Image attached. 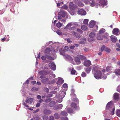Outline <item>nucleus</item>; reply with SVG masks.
I'll return each mask as SVG.
<instances>
[{"instance_id":"1","label":"nucleus","mask_w":120,"mask_h":120,"mask_svg":"<svg viewBox=\"0 0 120 120\" xmlns=\"http://www.w3.org/2000/svg\"><path fill=\"white\" fill-rule=\"evenodd\" d=\"M114 106L112 104V101H111L109 102L107 105L106 108V109L109 110L111 112L110 113L112 115L114 114Z\"/></svg>"},{"instance_id":"2","label":"nucleus","mask_w":120,"mask_h":120,"mask_svg":"<svg viewBox=\"0 0 120 120\" xmlns=\"http://www.w3.org/2000/svg\"><path fill=\"white\" fill-rule=\"evenodd\" d=\"M94 73V76L97 79H100L101 78L102 73L101 71L99 70Z\"/></svg>"},{"instance_id":"3","label":"nucleus","mask_w":120,"mask_h":120,"mask_svg":"<svg viewBox=\"0 0 120 120\" xmlns=\"http://www.w3.org/2000/svg\"><path fill=\"white\" fill-rule=\"evenodd\" d=\"M39 75H41L40 78L41 79H42L45 78L46 77V75L48 74L47 72L46 71H40L39 72Z\"/></svg>"},{"instance_id":"4","label":"nucleus","mask_w":120,"mask_h":120,"mask_svg":"<svg viewBox=\"0 0 120 120\" xmlns=\"http://www.w3.org/2000/svg\"><path fill=\"white\" fill-rule=\"evenodd\" d=\"M77 12L78 14L82 15H85L86 14V12L85 10L82 9H79Z\"/></svg>"},{"instance_id":"5","label":"nucleus","mask_w":120,"mask_h":120,"mask_svg":"<svg viewBox=\"0 0 120 120\" xmlns=\"http://www.w3.org/2000/svg\"><path fill=\"white\" fill-rule=\"evenodd\" d=\"M83 64L86 67H89L91 64L90 61L89 60H86L84 61Z\"/></svg>"},{"instance_id":"6","label":"nucleus","mask_w":120,"mask_h":120,"mask_svg":"<svg viewBox=\"0 0 120 120\" xmlns=\"http://www.w3.org/2000/svg\"><path fill=\"white\" fill-rule=\"evenodd\" d=\"M112 33L114 35H117L120 34L119 30L117 28H115L113 30Z\"/></svg>"},{"instance_id":"7","label":"nucleus","mask_w":120,"mask_h":120,"mask_svg":"<svg viewBox=\"0 0 120 120\" xmlns=\"http://www.w3.org/2000/svg\"><path fill=\"white\" fill-rule=\"evenodd\" d=\"M41 81L44 84H48L50 83V82L49 81V79L48 78L42 79Z\"/></svg>"},{"instance_id":"8","label":"nucleus","mask_w":120,"mask_h":120,"mask_svg":"<svg viewBox=\"0 0 120 120\" xmlns=\"http://www.w3.org/2000/svg\"><path fill=\"white\" fill-rule=\"evenodd\" d=\"M49 66L50 68L53 70L54 71L56 69V66L55 64L54 63H49Z\"/></svg>"},{"instance_id":"9","label":"nucleus","mask_w":120,"mask_h":120,"mask_svg":"<svg viewBox=\"0 0 120 120\" xmlns=\"http://www.w3.org/2000/svg\"><path fill=\"white\" fill-rule=\"evenodd\" d=\"M103 39H105L107 41H108L109 39V36L108 34L106 33L102 35Z\"/></svg>"},{"instance_id":"10","label":"nucleus","mask_w":120,"mask_h":120,"mask_svg":"<svg viewBox=\"0 0 120 120\" xmlns=\"http://www.w3.org/2000/svg\"><path fill=\"white\" fill-rule=\"evenodd\" d=\"M74 59L77 64L79 65L81 63V62L80 60V59L77 56V57H75Z\"/></svg>"},{"instance_id":"11","label":"nucleus","mask_w":120,"mask_h":120,"mask_svg":"<svg viewBox=\"0 0 120 120\" xmlns=\"http://www.w3.org/2000/svg\"><path fill=\"white\" fill-rule=\"evenodd\" d=\"M75 4L79 6L82 7L84 6L82 2L80 1L75 0Z\"/></svg>"},{"instance_id":"12","label":"nucleus","mask_w":120,"mask_h":120,"mask_svg":"<svg viewBox=\"0 0 120 120\" xmlns=\"http://www.w3.org/2000/svg\"><path fill=\"white\" fill-rule=\"evenodd\" d=\"M93 69L92 70V72L94 73H95V72H96L97 71H98V68L96 66L94 65H93L92 66Z\"/></svg>"},{"instance_id":"13","label":"nucleus","mask_w":120,"mask_h":120,"mask_svg":"<svg viewBox=\"0 0 120 120\" xmlns=\"http://www.w3.org/2000/svg\"><path fill=\"white\" fill-rule=\"evenodd\" d=\"M71 106L75 109H79V107L77 104L74 103H72L71 104Z\"/></svg>"},{"instance_id":"14","label":"nucleus","mask_w":120,"mask_h":120,"mask_svg":"<svg viewBox=\"0 0 120 120\" xmlns=\"http://www.w3.org/2000/svg\"><path fill=\"white\" fill-rule=\"evenodd\" d=\"M33 100L32 98H27L26 100V102L27 103L30 104L32 102Z\"/></svg>"},{"instance_id":"15","label":"nucleus","mask_w":120,"mask_h":120,"mask_svg":"<svg viewBox=\"0 0 120 120\" xmlns=\"http://www.w3.org/2000/svg\"><path fill=\"white\" fill-rule=\"evenodd\" d=\"M64 80L62 78H59L57 82H56V83L58 85H60L61 84L64 82Z\"/></svg>"},{"instance_id":"16","label":"nucleus","mask_w":120,"mask_h":120,"mask_svg":"<svg viewBox=\"0 0 120 120\" xmlns=\"http://www.w3.org/2000/svg\"><path fill=\"white\" fill-rule=\"evenodd\" d=\"M111 41L113 42H115L117 39L116 37L115 36H111L110 37Z\"/></svg>"},{"instance_id":"17","label":"nucleus","mask_w":120,"mask_h":120,"mask_svg":"<svg viewBox=\"0 0 120 120\" xmlns=\"http://www.w3.org/2000/svg\"><path fill=\"white\" fill-rule=\"evenodd\" d=\"M77 56L81 60H84L86 58V57L82 55H78Z\"/></svg>"},{"instance_id":"18","label":"nucleus","mask_w":120,"mask_h":120,"mask_svg":"<svg viewBox=\"0 0 120 120\" xmlns=\"http://www.w3.org/2000/svg\"><path fill=\"white\" fill-rule=\"evenodd\" d=\"M95 24L94 22V21H91L89 25V27L90 28H93Z\"/></svg>"},{"instance_id":"19","label":"nucleus","mask_w":120,"mask_h":120,"mask_svg":"<svg viewBox=\"0 0 120 120\" xmlns=\"http://www.w3.org/2000/svg\"><path fill=\"white\" fill-rule=\"evenodd\" d=\"M63 107L62 105V104H60L54 107L53 109H54L56 110L58 109H60L62 108Z\"/></svg>"},{"instance_id":"20","label":"nucleus","mask_w":120,"mask_h":120,"mask_svg":"<svg viewBox=\"0 0 120 120\" xmlns=\"http://www.w3.org/2000/svg\"><path fill=\"white\" fill-rule=\"evenodd\" d=\"M73 34L76 38H81L80 35L77 33H76L73 31Z\"/></svg>"},{"instance_id":"21","label":"nucleus","mask_w":120,"mask_h":120,"mask_svg":"<svg viewBox=\"0 0 120 120\" xmlns=\"http://www.w3.org/2000/svg\"><path fill=\"white\" fill-rule=\"evenodd\" d=\"M86 41L85 38H83L81 39L80 40V44H83Z\"/></svg>"},{"instance_id":"22","label":"nucleus","mask_w":120,"mask_h":120,"mask_svg":"<svg viewBox=\"0 0 120 120\" xmlns=\"http://www.w3.org/2000/svg\"><path fill=\"white\" fill-rule=\"evenodd\" d=\"M51 111L50 110H45L44 111V113L46 114H49L51 113Z\"/></svg>"},{"instance_id":"23","label":"nucleus","mask_w":120,"mask_h":120,"mask_svg":"<svg viewBox=\"0 0 120 120\" xmlns=\"http://www.w3.org/2000/svg\"><path fill=\"white\" fill-rule=\"evenodd\" d=\"M97 39L98 40H101L103 39L102 35V34H98L97 35Z\"/></svg>"},{"instance_id":"24","label":"nucleus","mask_w":120,"mask_h":120,"mask_svg":"<svg viewBox=\"0 0 120 120\" xmlns=\"http://www.w3.org/2000/svg\"><path fill=\"white\" fill-rule=\"evenodd\" d=\"M114 73L116 75H120V69H116L114 71Z\"/></svg>"},{"instance_id":"25","label":"nucleus","mask_w":120,"mask_h":120,"mask_svg":"<svg viewBox=\"0 0 120 120\" xmlns=\"http://www.w3.org/2000/svg\"><path fill=\"white\" fill-rule=\"evenodd\" d=\"M60 15L63 18H64L65 16L66 13L64 11H62L60 12Z\"/></svg>"},{"instance_id":"26","label":"nucleus","mask_w":120,"mask_h":120,"mask_svg":"<svg viewBox=\"0 0 120 120\" xmlns=\"http://www.w3.org/2000/svg\"><path fill=\"white\" fill-rule=\"evenodd\" d=\"M45 56H46V59L49 60H54V58L52 57L51 56L47 55H45Z\"/></svg>"},{"instance_id":"27","label":"nucleus","mask_w":120,"mask_h":120,"mask_svg":"<svg viewBox=\"0 0 120 120\" xmlns=\"http://www.w3.org/2000/svg\"><path fill=\"white\" fill-rule=\"evenodd\" d=\"M50 52V50L49 48H47L45 49L44 52L45 54H49Z\"/></svg>"},{"instance_id":"28","label":"nucleus","mask_w":120,"mask_h":120,"mask_svg":"<svg viewBox=\"0 0 120 120\" xmlns=\"http://www.w3.org/2000/svg\"><path fill=\"white\" fill-rule=\"evenodd\" d=\"M22 104H23V105H24L25 106V107H26L27 108H26V109H29L30 110H33V109L29 108V107L27 105V104L26 103H25V102L23 103H22Z\"/></svg>"},{"instance_id":"29","label":"nucleus","mask_w":120,"mask_h":120,"mask_svg":"<svg viewBox=\"0 0 120 120\" xmlns=\"http://www.w3.org/2000/svg\"><path fill=\"white\" fill-rule=\"evenodd\" d=\"M91 68L90 67H88L87 68H86L85 69V71L86 72V73L88 74L89 73L90 71H91Z\"/></svg>"},{"instance_id":"30","label":"nucleus","mask_w":120,"mask_h":120,"mask_svg":"<svg viewBox=\"0 0 120 120\" xmlns=\"http://www.w3.org/2000/svg\"><path fill=\"white\" fill-rule=\"evenodd\" d=\"M81 29L83 30H87V27L83 25L81 26Z\"/></svg>"},{"instance_id":"31","label":"nucleus","mask_w":120,"mask_h":120,"mask_svg":"<svg viewBox=\"0 0 120 120\" xmlns=\"http://www.w3.org/2000/svg\"><path fill=\"white\" fill-rule=\"evenodd\" d=\"M69 6L70 8H75L76 7V5L74 4L72 2H71L70 3Z\"/></svg>"},{"instance_id":"32","label":"nucleus","mask_w":120,"mask_h":120,"mask_svg":"<svg viewBox=\"0 0 120 120\" xmlns=\"http://www.w3.org/2000/svg\"><path fill=\"white\" fill-rule=\"evenodd\" d=\"M66 94L65 92L62 91L60 94V96L61 98H64Z\"/></svg>"},{"instance_id":"33","label":"nucleus","mask_w":120,"mask_h":120,"mask_svg":"<svg viewBox=\"0 0 120 120\" xmlns=\"http://www.w3.org/2000/svg\"><path fill=\"white\" fill-rule=\"evenodd\" d=\"M55 104V103L54 101H52L49 104V106L50 107L53 106Z\"/></svg>"},{"instance_id":"34","label":"nucleus","mask_w":120,"mask_h":120,"mask_svg":"<svg viewBox=\"0 0 120 120\" xmlns=\"http://www.w3.org/2000/svg\"><path fill=\"white\" fill-rule=\"evenodd\" d=\"M105 31V30L104 29H102L100 30L99 32V34H103L104 32Z\"/></svg>"},{"instance_id":"35","label":"nucleus","mask_w":120,"mask_h":120,"mask_svg":"<svg viewBox=\"0 0 120 120\" xmlns=\"http://www.w3.org/2000/svg\"><path fill=\"white\" fill-rule=\"evenodd\" d=\"M95 34L93 32L90 33L89 34V37L91 38H93L95 37Z\"/></svg>"},{"instance_id":"36","label":"nucleus","mask_w":120,"mask_h":120,"mask_svg":"<svg viewBox=\"0 0 120 120\" xmlns=\"http://www.w3.org/2000/svg\"><path fill=\"white\" fill-rule=\"evenodd\" d=\"M54 116L55 119H58L60 117V115L58 113H56L54 114Z\"/></svg>"},{"instance_id":"37","label":"nucleus","mask_w":120,"mask_h":120,"mask_svg":"<svg viewBox=\"0 0 120 120\" xmlns=\"http://www.w3.org/2000/svg\"><path fill=\"white\" fill-rule=\"evenodd\" d=\"M116 114L117 116L120 117V110L117 109L116 111Z\"/></svg>"},{"instance_id":"38","label":"nucleus","mask_w":120,"mask_h":120,"mask_svg":"<svg viewBox=\"0 0 120 120\" xmlns=\"http://www.w3.org/2000/svg\"><path fill=\"white\" fill-rule=\"evenodd\" d=\"M119 94L117 93H115L113 95V98H119Z\"/></svg>"},{"instance_id":"39","label":"nucleus","mask_w":120,"mask_h":120,"mask_svg":"<svg viewBox=\"0 0 120 120\" xmlns=\"http://www.w3.org/2000/svg\"><path fill=\"white\" fill-rule=\"evenodd\" d=\"M105 50L108 53H109L110 52V49L107 47H106L105 49Z\"/></svg>"},{"instance_id":"40","label":"nucleus","mask_w":120,"mask_h":120,"mask_svg":"<svg viewBox=\"0 0 120 120\" xmlns=\"http://www.w3.org/2000/svg\"><path fill=\"white\" fill-rule=\"evenodd\" d=\"M57 98L56 100V102L58 103H60L62 101V98Z\"/></svg>"},{"instance_id":"41","label":"nucleus","mask_w":120,"mask_h":120,"mask_svg":"<svg viewBox=\"0 0 120 120\" xmlns=\"http://www.w3.org/2000/svg\"><path fill=\"white\" fill-rule=\"evenodd\" d=\"M56 25L58 28H60L62 24L61 23L58 22L56 24Z\"/></svg>"},{"instance_id":"42","label":"nucleus","mask_w":120,"mask_h":120,"mask_svg":"<svg viewBox=\"0 0 120 120\" xmlns=\"http://www.w3.org/2000/svg\"><path fill=\"white\" fill-rule=\"evenodd\" d=\"M60 115L62 116H67V114L66 112L62 111Z\"/></svg>"},{"instance_id":"43","label":"nucleus","mask_w":120,"mask_h":120,"mask_svg":"<svg viewBox=\"0 0 120 120\" xmlns=\"http://www.w3.org/2000/svg\"><path fill=\"white\" fill-rule=\"evenodd\" d=\"M31 90L32 91H37L38 90V88H36L35 87H33L32 88Z\"/></svg>"},{"instance_id":"44","label":"nucleus","mask_w":120,"mask_h":120,"mask_svg":"<svg viewBox=\"0 0 120 120\" xmlns=\"http://www.w3.org/2000/svg\"><path fill=\"white\" fill-rule=\"evenodd\" d=\"M88 22V19H85L83 21V23L86 25L87 24Z\"/></svg>"},{"instance_id":"45","label":"nucleus","mask_w":120,"mask_h":120,"mask_svg":"<svg viewBox=\"0 0 120 120\" xmlns=\"http://www.w3.org/2000/svg\"><path fill=\"white\" fill-rule=\"evenodd\" d=\"M66 109H67V110L68 112L69 113H71L73 111L72 110L71 108H69L67 109L66 108Z\"/></svg>"},{"instance_id":"46","label":"nucleus","mask_w":120,"mask_h":120,"mask_svg":"<svg viewBox=\"0 0 120 120\" xmlns=\"http://www.w3.org/2000/svg\"><path fill=\"white\" fill-rule=\"evenodd\" d=\"M53 95V94L51 92H50L47 95V98H50V97H52Z\"/></svg>"},{"instance_id":"47","label":"nucleus","mask_w":120,"mask_h":120,"mask_svg":"<svg viewBox=\"0 0 120 120\" xmlns=\"http://www.w3.org/2000/svg\"><path fill=\"white\" fill-rule=\"evenodd\" d=\"M106 47L105 46V45L102 46L101 47V52H102L104 50H105V49Z\"/></svg>"},{"instance_id":"48","label":"nucleus","mask_w":120,"mask_h":120,"mask_svg":"<svg viewBox=\"0 0 120 120\" xmlns=\"http://www.w3.org/2000/svg\"><path fill=\"white\" fill-rule=\"evenodd\" d=\"M111 67L110 66H107L106 68V70L107 72H108L111 70Z\"/></svg>"},{"instance_id":"49","label":"nucleus","mask_w":120,"mask_h":120,"mask_svg":"<svg viewBox=\"0 0 120 120\" xmlns=\"http://www.w3.org/2000/svg\"><path fill=\"white\" fill-rule=\"evenodd\" d=\"M77 31L80 34H82L83 33V31L81 29H77Z\"/></svg>"},{"instance_id":"50","label":"nucleus","mask_w":120,"mask_h":120,"mask_svg":"<svg viewBox=\"0 0 120 120\" xmlns=\"http://www.w3.org/2000/svg\"><path fill=\"white\" fill-rule=\"evenodd\" d=\"M72 24L71 23H69L67 24L65 28H67L71 27V26Z\"/></svg>"},{"instance_id":"51","label":"nucleus","mask_w":120,"mask_h":120,"mask_svg":"<svg viewBox=\"0 0 120 120\" xmlns=\"http://www.w3.org/2000/svg\"><path fill=\"white\" fill-rule=\"evenodd\" d=\"M43 118L44 120H47L48 119V117L47 116H43Z\"/></svg>"},{"instance_id":"52","label":"nucleus","mask_w":120,"mask_h":120,"mask_svg":"<svg viewBox=\"0 0 120 120\" xmlns=\"http://www.w3.org/2000/svg\"><path fill=\"white\" fill-rule=\"evenodd\" d=\"M86 74L85 72H82L81 74V76L82 77H85L86 76Z\"/></svg>"},{"instance_id":"53","label":"nucleus","mask_w":120,"mask_h":120,"mask_svg":"<svg viewBox=\"0 0 120 120\" xmlns=\"http://www.w3.org/2000/svg\"><path fill=\"white\" fill-rule=\"evenodd\" d=\"M62 86L64 88H67L68 86L67 84L66 83H64L63 85Z\"/></svg>"},{"instance_id":"54","label":"nucleus","mask_w":120,"mask_h":120,"mask_svg":"<svg viewBox=\"0 0 120 120\" xmlns=\"http://www.w3.org/2000/svg\"><path fill=\"white\" fill-rule=\"evenodd\" d=\"M76 72V71L74 70H72L71 72V73L72 75H74Z\"/></svg>"},{"instance_id":"55","label":"nucleus","mask_w":120,"mask_h":120,"mask_svg":"<svg viewBox=\"0 0 120 120\" xmlns=\"http://www.w3.org/2000/svg\"><path fill=\"white\" fill-rule=\"evenodd\" d=\"M51 101V99L49 98H47L45 101V102H48Z\"/></svg>"},{"instance_id":"56","label":"nucleus","mask_w":120,"mask_h":120,"mask_svg":"<svg viewBox=\"0 0 120 120\" xmlns=\"http://www.w3.org/2000/svg\"><path fill=\"white\" fill-rule=\"evenodd\" d=\"M95 2L94 1H93L91 3L90 5L92 6H94L95 5Z\"/></svg>"},{"instance_id":"57","label":"nucleus","mask_w":120,"mask_h":120,"mask_svg":"<svg viewBox=\"0 0 120 120\" xmlns=\"http://www.w3.org/2000/svg\"><path fill=\"white\" fill-rule=\"evenodd\" d=\"M44 90L46 92H48L49 91V89L48 88H44Z\"/></svg>"},{"instance_id":"58","label":"nucleus","mask_w":120,"mask_h":120,"mask_svg":"<svg viewBox=\"0 0 120 120\" xmlns=\"http://www.w3.org/2000/svg\"><path fill=\"white\" fill-rule=\"evenodd\" d=\"M56 32L58 35H61L62 34V33L60 31H57Z\"/></svg>"},{"instance_id":"59","label":"nucleus","mask_w":120,"mask_h":120,"mask_svg":"<svg viewBox=\"0 0 120 120\" xmlns=\"http://www.w3.org/2000/svg\"><path fill=\"white\" fill-rule=\"evenodd\" d=\"M40 53L39 52L38 54L37 57L36 58V60L37 61L38 60V59H39L40 57Z\"/></svg>"},{"instance_id":"60","label":"nucleus","mask_w":120,"mask_h":120,"mask_svg":"<svg viewBox=\"0 0 120 120\" xmlns=\"http://www.w3.org/2000/svg\"><path fill=\"white\" fill-rule=\"evenodd\" d=\"M54 119V117L53 116H51L49 117V120H53Z\"/></svg>"},{"instance_id":"61","label":"nucleus","mask_w":120,"mask_h":120,"mask_svg":"<svg viewBox=\"0 0 120 120\" xmlns=\"http://www.w3.org/2000/svg\"><path fill=\"white\" fill-rule=\"evenodd\" d=\"M117 91L120 93V85H119L117 87Z\"/></svg>"},{"instance_id":"62","label":"nucleus","mask_w":120,"mask_h":120,"mask_svg":"<svg viewBox=\"0 0 120 120\" xmlns=\"http://www.w3.org/2000/svg\"><path fill=\"white\" fill-rule=\"evenodd\" d=\"M71 96L74 98L76 97V95L74 93H72L71 94Z\"/></svg>"},{"instance_id":"63","label":"nucleus","mask_w":120,"mask_h":120,"mask_svg":"<svg viewBox=\"0 0 120 120\" xmlns=\"http://www.w3.org/2000/svg\"><path fill=\"white\" fill-rule=\"evenodd\" d=\"M75 46L74 45H71L69 46V48L70 49H74Z\"/></svg>"},{"instance_id":"64","label":"nucleus","mask_w":120,"mask_h":120,"mask_svg":"<svg viewBox=\"0 0 120 120\" xmlns=\"http://www.w3.org/2000/svg\"><path fill=\"white\" fill-rule=\"evenodd\" d=\"M41 58L43 60H45L46 59V56H45V55L44 56H42Z\"/></svg>"}]
</instances>
